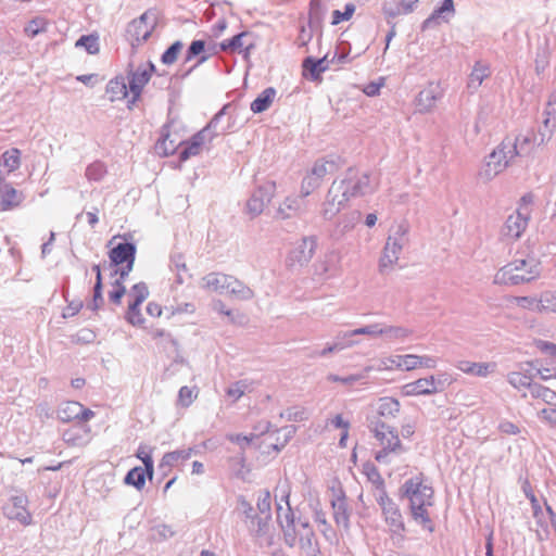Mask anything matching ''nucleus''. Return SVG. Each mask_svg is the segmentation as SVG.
Wrapping results in <instances>:
<instances>
[{
  "label": "nucleus",
  "instance_id": "f257e3e1",
  "mask_svg": "<svg viewBox=\"0 0 556 556\" xmlns=\"http://www.w3.org/2000/svg\"><path fill=\"white\" fill-rule=\"evenodd\" d=\"M368 188L367 174L348 170L344 177L332 181L321 204L320 215L328 220L334 218L348 206L351 199L364 194Z\"/></svg>",
  "mask_w": 556,
  "mask_h": 556
},
{
  "label": "nucleus",
  "instance_id": "f03ea898",
  "mask_svg": "<svg viewBox=\"0 0 556 556\" xmlns=\"http://www.w3.org/2000/svg\"><path fill=\"white\" fill-rule=\"evenodd\" d=\"M404 494L409 500L410 513L416 522L429 532H433L434 525L429 515L432 506L433 489L425 483L422 475L407 480L404 485Z\"/></svg>",
  "mask_w": 556,
  "mask_h": 556
},
{
  "label": "nucleus",
  "instance_id": "7ed1b4c3",
  "mask_svg": "<svg viewBox=\"0 0 556 556\" xmlns=\"http://www.w3.org/2000/svg\"><path fill=\"white\" fill-rule=\"evenodd\" d=\"M539 275V264L535 261L516 260L496 271L493 283L497 286H515L529 282Z\"/></svg>",
  "mask_w": 556,
  "mask_h": 556
},
{
  "label": "nucleus",
  "instance_id": "20e7f679",
  "mask_svg": "<svg viewBox=\"0 0 556 556\" xmlns=\"http://www.w3.org/2000/svg\"><path fill=\"white\" fill-rule=\"evenodd\" d=\"M374 434L380 447L375 454V459L378 463H390L393 457L406 451L394 428L383 422L377 424Z\"/></svg>",
  "mask_w": 556,
  "mask_h": 556
},
{
  "label": "nucleus",
  "instance_id": "39448f33",
  "mask_svg": "<svg viewBox=\"0 0 556 556\" xmlns=\"http://www.w3.org/2000/svg\"><path fill=\"white\" fill-rule=\"evenodd\" d=\"M119 238H122V236L116 235L109 241V260L111 265L115 268V274H118L122 279H125L134 268L137 249L136 245L130 242H116Z\"/></svg>",
  "mask_w": 556,
  "mask_h": 556
},
{
  "label": "nucleus",
  "instance_id": "423d86ee",
  "mask_svg": "<svg viewBox=\"0 0 556 556\" xmlns=\"http://www.w3.org/2000/svg\"><path fill=\"white\" fill-rule=\"evenodd\" d=\"M157 24V12L148 10L128 24L126 28V39L132 47H136L150 38Z\"/></svg>",
  "mask_w": 556,
  "mask_h": 556
},
{
  "label": "nucleus",
  "instance_id": "0eeeda50",
  "mask_svg": "<svg viewBox=\"0 0 556 556\" xmlns=\"http://www.w3.org/2000/svg\"><path fill=\"white\" fill-rule=\"evenodd\" d=\"M154 73V65L144 60L136 64L131 61L128 65V87L131 93V102H135L141 94L144 86L149 83Z\"/></svg>",
  "mask_w": 556,
  "mask_h": 556
},
{
  "label": "nucleus",
  "instance_id": "6e6552de",
  "mask_svg": "<svg viewBox=\"0 0 556 556\" xmlns=\"http://www.w3.org/2000/svg\"><path fill=\"white\" fill-rule=\"evenodd\" d=\"M202 287L208 291H229L231 293H239L242 298L248 299L252 296V291L244 287L232 276L219 273H211L202 279Z\"/></svg>",
  "mask_w": 556,
  "mask_h": 556
},
{
  "label": "nucleus",
  "instance_id": "1a4fd4ad",
  "mask_svg": "<svg viewBox=\"0 0 556 556\" xmlns=\"http://www.w3.org/2000/svg\"><path fill=\"white\" fill-rule=\"evenodd\" d=\"M149 290L146 283H136L129 293L131 301L129 302L128 309L126 313V319L129 324L135 327L148 329L153 326L152 320L147 319L142 316L139 311V305L148 298Z\"/></svg>",
  "mask_w": 556,
  "mask_h": 556
},
{
  "label": "nucleus",
  "instance_id": "9d476101",
  "mask_svg": "<svg viewBox=\"0 0 556 556\" xmlns=\"http://www.w3.org/2000/svg\"><path fill=\"white\" fill-rule=\"evenodd\" d=\"M516 157V147H511V140L506 138L490 153L488 170L496 175L507 168Z\"/></svg>",
  "mask_w": 556,
  "mask_h": 556
},
{
  "label": "nucleus",
  "instance_id": "9b49d317",
  "mask_svg": "<svg viewBox=\"0 0 556 556\" xmlns=\"http://www.w3.org/2000/svg\"><path fill=\"white\" fill-rule=\"evenodd\" d=\"M317 248L315 237H303L289 252L286 263L290 268L306 265L314 256Z\"/></svg>",
  "mask_w": 556,
  "mask_h": 556
},
{
  "label": "nucleus",
  "instance_id": "f8f14e48",
  "mask_svg": "<svg viewBox=\"0 0 556 556\" xmlns=\"http://www.w3.org/2000/svg\"><path fill=\"white\" fill-rule=\"evenodd\" d=\"M378 503L390 530L394 533H402L405 530V525L399 506L386 494V492L380 495Z\"/></svg>",
  "mask_w": 556,
  "mask_h": 556
},
{
  "label": "nucleus",
  "instance_id": "ddd939ff",
  "mask_svg": "<svg viewBox=\"0 0 556 556\" xmlns=\"http://www.w3.org/2000/svg\"><path fill=\"white\" fill-rule=\"evenodd\" d=\"M276 190L275 181L268 180L264 182L263 186L258 188V190L252 195V198L247 203L248 212L254 217L261 214L273 199Z\"/></svg>",
  "mask_w": 556,
  "mask_h": 556
},
{
  "label": "nucleus",
  "instance_id": "4468645a",
  "mask_svg": "<svg viewBox=\"0 0 556 556\" xmlns=\"http://www.w3.org/2000/svg\"><path fill=\"white\" fill-rule=\"evenodd\" d=\"M58 416L63 422H71L75 420L87 422L94 417V412L86 408L79 402L67 401L60 407Z\"/></svg>",
  "mask_w": 556,
  "mask_h": 556
},
{
  "label": "nucleus",
  "instance_id": "2eb2a0df",
  "mask_svg": "<svg viewBox=\"0 0 556 556\" xmlns=\"http://www.w3.org/2000/svg\"><path fill=\"white\" fill-rule=\"evenodd\" d=\"M432 361L429 358H424L417 355H396L394 357L389 358L384 363V368L389 370L393 369H402V370H413L419 367H431Z\"/></svg>",
  "mask_w": 556,
  "mask_h": 556
},
{
  "label": "nucleus",
  "instance_id": "dca6fc26",
  "mask_svg": "<svg viewBox=\"0 0 556 556\" xmlns=\"http://www.w3.org/2000/svg\"><path fill=\"white\" fill-rule=\"evenodd\" d=\"M222 51L230 53H245L250 54L251 50L255 48L253 36L250 31H242L229 39H226L219 43Z\"/></svg>",
  "mask_w": 556,
  "mask_h": 556
},
{
  "label": "nucleus",
  "instance_id": "f3484780",
  "mask_svg": "<svg viewBox=\"0 0 556 556\" xmlns=\"http://www.w3.org/2000/svg\"><path fill=\"white\" fill-rule=\"evenodd\" d=\"M4 513L8 518L18 521L24 526L31 522V515L27 510V497L24 495L14 496L5 505Z\"/></svg>",
  "mask_w": 556,
  "mask_h": 556
},
{
  "label": "nucleus",
  "instance_id": "a211bd4d",
  "mask_svg": "<svg viewBox=\"0 0 556 556\" xmlns=\"http://www.w3.org/2000/svg\"><path fill=\"white\" fill-rule=\"evenodd\" d=\"M24 200L23 192L15 189L10 182L0 179V206L2 211H11L21 205Z\"/></svg>",
  "mask_w": 556,
  "mask_h": 556
},
{
  "label": "nucleus",
  "instance_id": "6ab92c4d",
  "mask_svg": "<svg viewBox=\"0 0 556 556\" xmlns=\"http://www.w3.org/2000/svg\"><path fill=\"white\" fill-rule=\"evenodd\" d=\"M529 219L530 217L523 215L521 211H516L508 216L503 228V235L510 240L519 239L527 229Z\"/></svg>",
  "mask_w": 556,
  "mask_h": 556
},
{
  "label": "nucleus",
  "instance_id": "aec40b11",
  "mask_svg": "<svg viewBox=\"0 0 556 556\" xmlns=\"http://www.w3.org/2000/svg\"><path fill=\"white\" fill-rule=\"evenodd\" d=\"M438 391V384L433 377L421 378L414 382L406 383L402 387V395L416 396L422 394H431Z\"/></svg>",
  "mask_w": 556,
  "mask_h": 556
},
{
  "label": "nucleus",
  "instance_id": "412c9836",
  "mask_svg": "<svg viewBox=\"0 0 556 556\" xmlns=\"http://www.w3.org/2000/svg\"><path fill=\"white\" fill-rule=\"evenodd\" d=\"M91 439V429L88 426H73L63 433L64 442L72 447L87 445Z\"/></svg>",
  "mask_w": 556,
  "mask_h": 556
},
{
  "label": "nucleus",
  "instance_id": "4be33fe9",
  "mask_svg": "<svg viewBox=\"0 0 556 556\" xmlns=\"http://www.w3.org/2000/svg\"><path fill=\"white\" fill-rule=\"evenodd\" d=\"M535 368L543 379H556V350H543L535 361Z\"/></svg>",
  "mask_w": 556,
  "mask_h": 556
},
{
  "label": "nucleus",
  "instance_id": "5701e85b",
  "mask_svg": "<svg viewBox=\"0 0 556 556\" xmlns=\"http://www.w3.org/2000/svg\"><path fill=\"white\" fill-rule=\"evenodd\" d=\"M440 94L437 87H428L421 90L416 99V108L419 112H428L435 106Z\"/></svg>",
  "mask_w": 556,
  "mask_h": 556
},
{
  "label": "nucleus",
  "instance_id": "b1692460",
  "mask_svg": "<svg viewBox=\"0 0 556 556\" xmlns=\"http://www.w3.org/2000/svg\"><path fill=\"white\" fill-rule=\"evenodd\" d=\"M495 363H475L470 361H460L458 368L467 374L478 377H485L495 369Z\"/></svg>",
  "mask_w": 556,
  "mask_h": 556
},
{
  "label": "nucleus",
  "instance_id": "393cba45",
  "mask_svg": "<svg viewBox=\"0 0 556 556\" xmlns=\"http://www.w3.org/2000/svg\"><path fill=\"white\" fill-rule=\"evenodd\" d=\"M400 408L401 404L396 399L384 396L378 400L376 410L380 417L394 418Z\"/></svg>",
  "mask_w": 556,
  "mask_h": 556
},
{
  "label": "nucleus",
  "instance_id": "a878e982",
  "mask_svg": "<svg viewBox=\"0 0 556 556\" xmlns=\"http://www.w3.org/2000/svg\"><path fill=\"white\" fill-rule=\"evenodd\" d=\"M491 75L490 66L482 62H476L468 77V88L478 89L482 83Z\"/></svg>",
  "mask_w": 556,
  "mask_h": 556
},
{
  "label": "nucleus",
  "instance_id": "bb28decb",
  "mask_svg": "<svg viewBox=\"0 0 556 556\" xmlns=\"http://www.w3.org/2000/svg\"><path fill=\"white\" fill-rule=\"evenodd\" d=\"M129 87L126 85L124 77H115L111 79L106 86V94L111 101L123 100L128 96Z\"/></svg>",
  "mask_w": 556,
  "mask_h": 556
},
{
  "label": "nucleus",
  "instance_id": "cd10ccee",
  "mask_svg": "<svg viewBox=\"0 0 556 556\" xmlns=\"http://www.w3.org/2000/svg\"><path fill=\"white\" fill-rule=\"evenodd\" d=\"M275 98L276 90L273 87L266 88L251 103V111L256 114L266 111L273 104Z\"/></svg>",
  "mask_w": 556,
  "mask_h": 556
},
{
  "label": "nucleus",
  "instance_id": "c85d7f7f",
  "mask_svg": "<svg viewBox=\"0 0 556 556\" xmlns=\"http://www.w3.org/2000/svg\"><path fill=\"white\" fill-rule=\"evenodd\" d=\"M535 143V135L533 131L520 132L511 140V147H516L517 156L528 153Z\"/></svg>",
  "mask_w": 556,
  "mask_h": 556
},
{
  "label": "nucleus",
  "instance_id": "c756f323",
  "mask_svg": "<svg viewBox=\"0 0 556 556\" xmlns=\"http://www.w3.org/2000/svg\"><path fill=\"white\" fill-rule=\"evenodd\" d=\"M333 510V519L337 526L343 529H349L350 526V510L348 505V498L331 505Z\"/></svg>",
  "mask_w": 556,
  "mask_h": 556
},
{
  "label": "nucleus",
  "instance_id": "7c9ffc66",
  "mask_svg": "<svg viewBox=\"0 0 556 556\" xmlns=\"http://www.w3.org/2000/svg\"><path fill=\"white\" fill-rule=\"evenodd\" d=\"M337 170V164L332 160H318L313 165L309 174L316 176L318 180L321 182L323 179Z\"/></svg>",
  "mask_w": 556,
  "mask_h": 556
},
{
  "label": "nucleus",
  "instance_id": "2f4dec72",
  "mask_svg": "<svg viewBox=\"0 0 556 556\" xmlns=\"http://www.w3.org/2000/svg\"><path fill=\"white\" fill-rule=\"evenodd\" d=\"M204 143V137L202 132L194 135L186 147L180 151V160L186 161L191 156L198 155Z\"/></svg>",
  "mask_w": 556,
  "mask_h": 556
},
{
  "label": "nucleus",
  "instance_id": "473e14b6",
  "mask_svg": "<svg viewBox=\"0 0 556 556\" xmlns=\"http://www.w3.org/2000/svg\"><path fill=\"white\" fill-rule=\"evenodd\" d=\"M1 161L4 168L10 174L21 166V151L16 148L7 150L2 153Z\"/></svg>",
  "mask_w": 556,
  "mask_h": 556
},
{
  "label": "nucleus",
  "instance_id": "72a5a7b5",
  "mask_svg": "<svg viewBox=\"0 0 556 556\" xmlns=\"http://www.w3.org/2000/svg\"><path fill=\"white\" fill-rule=\"evenodd\" d=\"M251 384L248 380L236 381L226 389V395L231 400V403H236L247 392L251 391Z\"/></svg>",
  "mask_w": 556,
  "mask_h": 556
},
{
  "label": "nucleus",
  "instance_id": "f704fd0d",
  "mask_svg": "<svg viewBox=\"0 0 556 556\" xmlns=\"http://www.w3.org/2000/svg\"><path fill=\"white\" fill-rule=\"evenodd\" d=\"M146 477H148L146 468L135 467L126 475L125 483L135 486L137 490H142L146 484Z\"/></svg>",
  "mask_w": 556,
  "mask_h": 556
},
{
  "label": "nucleus",
  "instance_id": "c9c22d12",
  "mask_svg": "<svg viewBox=\"0 0 556 556\" xmlns=\"http://www.w3.org/2000/svg\"><path fill=\"white\" fill-rule=\"evenodd\" d=\"M363 473L377 490L383 491L384 480L372 463H366L363 465Z\"/></svg>",
  "mask_w": 556,
  "mask_h": 556
},
{
  "label": "nucleus",
  "instance_id": "e433bc0d",
  "mask_svg": "<svg viewBox=\"0 0 556 556\" xmlns=\"http://www.w3.org/2000/svg\"><path fill=\"white\" fill-rule=\"evenodd\" d=\"M48 21L42 16H36L30 20L24 28V33L27 37L34 38L35 36L45 33L48 28Z\"/></svg>",
  "mask_w": 556,
  "mask_h": 556
},
{
  "label": "nucleus",
  "instance_id": "4c0bfd02",
  "mask_svg": "<svg viewBox=\"0 0 556 556\" xmlns=\"http://www.w3.org/2000/svg\"><path fill=\"white\" fill-rule=\"evenodd\" d=\"M536 311L556 313V292L547 291L538 299Z\"/></svg>",
  "mask_w": 556,
  "mask_h": 556
},
{
  "label": "nucleus",
  "instance_id": "58836bf2",
  "mask_svg": "<svg viewBox=\"0 0 556 556\" xmlns=\"http://www.w3.org/2000/svg\"><path fill=\"white\" fill-rule=\"evenodd\" d=\"M136 457L143 463L148 478L152 479L154 472V464L151 448L147 445H140L137 450Z\"/></svg>",
  "mask_w": 556,
  "mask_h": 556
},
{
  "label": "nucleus",
  "instance_id": "ea45409f",
  "mask_svg": "<svg viewBox=\"0 0 556 556\" xmlns=\"http://www.w3.org/2000/svg\"><path fill=\"white\" fill-rule=\"evenodd\" d=\"M75 46L84 48L89 54H98L100 51L99 36L93 34L81 36Z\"/></svg>",
  "mask_w": 556,
  "mask_h": 556
},
{
  "label": "nucleus",
  "instance_id": "a19ab883",
  "mask_svg": "<svg viewBox=\"0 0 556 556\" xmlns=\"http://www.w3.org/2000/svg\"><path fill=\"white\" fill-rule=\"evenodd\" d=\"M198 388L181 387L178 392L177 404L181 407L190 406L198 397Z\"/></svg>",
  "mask_w": 556,
  "mask_h": 556
},
{
  "label": "nucleus",
  "instance_id": "79ce46f5",
  "mask_svg": "<svg viewBox=\"0 0 556 556\" xmlns=\"http://www.w3.org/2000/svg\"><path fill=\"white\" fill-rule=\"evenodd\" d=\"M355 10L356 7L353 3L345 4L344 11L334 10L331 14V25L336 26L342 22L350 21L354 15Z\"/></svg>",
  "mask_w": 556,
  "mask_h": 556
},
{
  "label": "nucleus",
  "instance_id": "37998d69",
  "mask_svg": "<svg viewBox=\"0 0 556 556\" xmlns=\"http://www.w3.org/2000/svg\"><path fill=\"white\" fill-rule=\"evenodd\" d=\"M401 250V247L394 241V242H387L383 255L381 257V265L388 266L393 264L397 260V254Z\"/></svg>",
  "mask_w": 556,
  "mask_h": 556
},
{
  "label": "nucleus",
  "instance_id": "c03bdc74",
  "mask_svg": "<svg viewBox=\"0 0 556 556\" xmlns=\"http://www.w3.org/2000/svg\"><path fill=\"white\" fill-rule=\"evenodd\" d=\"M321 182L316 178V176L311 175L309 173L303 178L301 184V195L308 197L315 190L320 187Z\"/></svg>",
  "mask_w": 556,
  "mask_h": 556
},
{
  "label": "nucleus",
  "instance_id": "a18cd8bd",
  "mask_svg": "<svg viewBox=\"0 0 556 556\" xmlns=\"http://www.w3.org/2000/svg\"><path fill=\"white\" fill-rule=\"evenodd\" d=\"M454 2L453 0H443L442 4L435 9L432 14L425 21V26L430 25L435 20L440 18L443 13H454Z\"/></svg>",
  "mask_w": 556,
  "mask_h": 556
},
{
  "label": "nucleus",
  "instance_id": "49530a36",
  "mask_svg": "<svg viewBox=\"0 0 556 556\" xmlns=\"http://www.w3.org/2000/svg\"><path fill=\"white\" fill-rule=\"evenodd\" d=\"M182 42L181 41H175L163 54H162V62L166 65L174 64L177 61L178 55L180 54L182 50Z\"/></svg>",
  "mask_w": 556,
  "mask_h": 556
},
{
  "label": "nucleus",
  "instance_id": "de8ad7c7",
  "mask_svg": "<svg viewBox=\"0 0 556 556\" xmlns=\"http://www.w3.org/2000/svg\"><path fill=\"white\" fill-rule=\"evenodd\" d=\"M106 174V167L103 163L94 162L90 164L86 169V177L89 180H101Z\"/></svg>",
  "mask_w": 556,
  "mask_h": 556
},
{
  "label": "nucleus",
  "instance_id": "09e8293b",
  "mask_svg": "<svg viewBox=\"0 0 556 556\" xmlns=\"http://www.w3.org/2000/svg\"><path fill=\"white\" fill-rule=\"evenodd\" d=\"M124 279L119 276L118 279L115 280V282L112 286V290L109 292V299L111 302L115 304H119L122 298L124 296L126 289L123 285Z\"/></svg>",
  "mask_w": 556,
  "mask_h": 556
},
{
  "label": "nucleus",
  "instance_id": "8fccbe9b",
  "mask_svg": "<svg viewBox=\"0 0 556 556\" xmlns=\"http://www.w3.org/2000/svg\"><path fill=\"white\" fill-rule=\"evenodd\" d=\"M330 505L346 500L345 492L339 481H333L329 486Z\"/></svg>",
  "mask_w": 556,
  "mask_h": 556
},
{
  "label": "nucleus",
  "instance_id": "3c124183",
  "mask_svg": "<svg viewBox=\"0 0 556 556\" xmlns=\"http://www.w3.org/2000/svg\"><path fill=\"white\" fill-rule=\"evenodd\" d=\"M192 450L189 448L188 451H175L170 452L164 455L163 460L166 464H174L179 460H186L191 456Z\"/></svg>",
  "mask_w": 556,
  "mask_h": 556
},
{
  "label": "nucleus",
  "instance_id": "603ef678",
  "mask_svg": "<svg viewBox=\"0 0 556 556\" xmlns=\"http://www.w3.org/2000/svg\"><path fill=\"white\" fill-rule=\"evenodd\" d=\"M205 50V42L203 40H194L191 42L187 50L185 62H190L197 55H200Z\"/></svg>",
  "mask_w": 556,
  "mask_h": 556
},
{
  "label": "nucleus",
  "instance_id": "864d4df0",
  "mask_svg": "<svg viewBox=\"0 0 556 556\" xmlns=\"http://www.w3.org/2000/svg\"><path fill=\"white\" fill-rule=\"evenodd\" d=\"M331 425L336 428L342 429L340 444L344 445V441L349 433V422L343 419L342 415H337L331 419Z\"/></svg>",
  "mask_w": 556,
  "mask_h": 556
},
{
  "label": "nucleus",
  "instance_id": "5fc2aeb1",
  "mask_svg": "<svg viewBox=\"0 0 556 556\" xmlns=\"http://www.w3.org/2000/svg\"><path fill=\"white\" fill-rule=\"evenodd\" d=\"M536 397L542 399L551 406H556V392L548 388H539L536 391Z\"/></svg>",
  "mask_w": 556,
  "mask_h": 556
},
{
  "label": "nucleus",
  "instance_id": "6e6d98bb",
  "mask_svg": "<svg viewBox=\"0 0 556 556\" xmlns=\"http://www.w3.org/2000/svg\"><path fill=\"white\" fill-rule=\"evenodd\" d=\"M314 270H315V273H314L315 276H318V277L328 276L332 271L330 261L327 258L318 261L314 265Z\"/></svg>",
  "mask_w": 556,
  "mask_h": 556
},
{
  "label": "nucleus",
  "instance_id": "4d7b16f0",
  "mask_svg": "<svg viewBox=\"0 0 556 556\" xmlns=\"http://www.w3.org/2000/svg\"><path fill=\"white\" fill-rule=\"evenodd\" d=\"M83 308V302L80 300H75L70 302L65 308L63 309V317L70 318L77 315Z\"/></svg>",
  "mask_w": 556,
  "mask_h": 556
},
{
  "label": "nucleus",
  "instance_id": "13d9d810",
  "mask_svg": "<svg viewBox=\"0 0 556 556\" xmlns=\"http://www.w3.org/2000/svg\"><path fill=\"white\" fill-rule=\"evenodd\" d=\"M534 197L531 193L525 194L520 200V205L517 211H521L523 215L530 217L531 215V206L533 204Z\"/></svg>",
  "mask_w": 556,
  "mask_h": 556
},
{
  "label": "nucleus",
  "instance_id": "bf43d9fd",
  "mask_svg": "<svg viewBox=\"0 0 556 556\" xmlns=\"http://www.w3.org/2000/svg\"><path fill=\"white\" fill-rule=\"evenodd\" d=\"M257 507L262 513L270 510V493L268 490L260 493Z\"/></svg>",
  "mask_w": 556,
  "mask_h": 556
},
{
  "label": "nucleus",
  "instance_id": "052dcab7",
  "mask_svg": "<svg viewBox=\"0 0 556 556\" xmlns=\"http://www.w3.org/2000/svg\"><path fill=\"white\" fill-rule=\"evenodd\" d=\"M257 438L256 434L251 433L250 435H242V434H230L228 435V440L232 443H237L239 445L242 444H250Z\"/></svg>",
  "mask_w": 556,
  "mask_h": 556
},
{
  "label": "nucleus",
  "instance_id": "680f3d73",
  "mask_svg": "<svg viewBox=\"0 0 556 556\" xmlns=\"http://www.w3.org/2000/svg\"><path fill=\"white\" fill-rule=\"evenodd\" d=\"M215 309L218 311L219 313L226 315L227 317H229L230 321H232V323L241 324L244 319L243 315L237 314V316H232L231 311L225 309V305L222 302H217L215 304Z\"/></svg>",
  "mask_w": 556,
  "mask_h": 556
},
{
  "label": "nucleus",
  "instance_id": "e2e57ef3",
  "mask_svg": "<svg viewBox=\"0 0 556 556\" xmlns=\"http://www.w3.org/2000/svg\"><path fill=\"white\" fill-rule=\"evenodd\" d=\"M509 382L516 388L525 387L529 386V378L520 372H513L509 376Z\"/></svg>",
  "mask_w": 556,
  "mask_h": 556
},
{
  "label": "nucleus",
  "instance_id": "0e129e2a",
  "mask_svg": "<svg viewBox=\"0 0 556 556\" xmlns=\"http://www.w3.org/2000/svg\"><path fill=\"white\" fill-rule=\"evenodd\" d=\"M146 312L148 316L153 320L161 317L163 309L162 306L156 302H150L147 305Z\"/></svg>",
  "mask_w": 556,
  "mask_h": 556
},
{
  "label": "nucleus",
  "instance_id": "69168bd1",
  "mask_svg": "<svg viewBox=\"0 0 556 556\" xmlns=\"http://www.w3.org/2000/svg\"><path fill=\"white\" fill-rule=\"evenodd\" d=\"M500 430L505 434L516 435L520 433V429L511 421H503L500 424Z\"/></svg>",
  "mask_w": 556,
  "mask_h": 556
},
{
  "label": "nucleus",
  "instance_id": "338daca9",
  "mask_svg": "<svg viewBox=\"0 0 556 556\" xmlns=\"http://www.w3.org/2000/svg\"><path fill=\"white\" fill-rule=\"evenodd\" d=\"M321 62H323L321 60L315 61V60L308 58L304 61L303 66L305 68L309 70V72L313 75H318L323 71V68L320 67Z\"/></svg>",
  "mask_w": 556,
  "mask_h": 556
},
{
  "label": "nucleus",
  "instance_id": "774afa93",
  "mask_svg": "<svg viewBox=\"0 0 556 556\" xmlns=\"http://www.w3.org/2000/svg\"><path fill=\"white\" fill-rule=\"evenodd\" d=\"M540 416L547 422H556V408H542L540 410Z\"/></svg>",
  "mask_w": 556,
  "mask_h": 556
}]
</instances>
